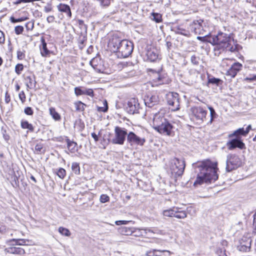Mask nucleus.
<instances>
[{
  "mask_svg": "<svg viewBox=\"0 0 256 256\" xmlns=\"http://www.w3.org/2000/svg\"><path fill=\"white\" fill-rule=\"evenodd\" d=\"M217 165L216 162H212L208 160L196 164L200 172L194 182V186L201 185L204 183L210 184L216 180L218 179Z\"/></svg>",
  "mask_w": 256,
  "mask_h": 256,
  "instance_id": "obj_1",
  "label": "nucleus"
},
{
  "mask_svg": "<svg viewBox=\"0 0 256 256\" xmlns=\"http://www.w3.org/2000/svg\"><path fill=\"white\" fill-rule=\"evenodd\" d=\"M152 124L154 128L160 134L168 136L172 134L174 127L163 112H158L154 114Z\"/></svg>",
  "mask_w": 256,
  "mask_h": 256,
  "instance_id": "obj_2",
  "label": "nucleus"
},
{
  "mask_svg": "<svg viewBox=\"0 0 256 256\" xmlns=\"http://www.w3.org/2000/svg\"><path fill=\"white\" fill-rule=\"evenodd\" d=\"M114 49L116 55L119 58H128L133 51V43L126 40H120L118 38H113L110 42Z\"/></svg>",
  "mask_w": 256,
  "mask_h": 256,
  "instance_id": "obj_3",
  "label": "nucleus"
},
{
  "mask_svg": "<svg viewBox=\"0 0 256 256\" xmlns=\"http://www.w3.org/2000/svg\"><path fill=\"white\" fill-rule=\"evenodd\" d=\"M212 44L214 46V50L220 54L229 46L234 38L227 34L219 32L216 35L212 36ZM216 54V53L215 54Z\"/></svg>",
  "mask_w": 256,
  "mask_h": 256,
  "instance_id": "obj_4",
  "label": "nucleus"
},
{
  "mask_svg": "<svg viewBox=\"0 0 256 256\" xmlns=\"http://www.w3.org/2000/svg\"><path fill=\"white\" fill-rule=\"evenodd\" d=\"M186 166L185 162L183 158H175L171 160L170 170L172 176L176 180L182 175Z\"/></svg>",
  "mask_w": 256,
  "mask_h": 256,
  "instance_id": "obj_5",
  "label": "nucleus"
},
{
  "mask_svg": "<svg viewBox=\"0 0 256 256\" xmlns=\"http://www.w3.org/2000/svg\"><path fill=\"white\" fill-rule=\"evenodd\" d=\"M242 164L241 158L236 154H230L226 156V170L230 172L236 170Z\"/></svg>",
  "mask_w": 256,
  "mask_h": 256,
  "instance_id": "obj_6",
  "label": "nucleus"
},
{
  "mask_svg": "<svg viewBox=\"0 0 256 256\" xmlns=\"http://www.w3.org/2000/svg\"><path fill=\"white\" fill-rule=\"evenodd\" d=\"M114 136L111 140L112 144L123 145L128 136L127 130L124 128L116 126L114 128Z\"/></svg>",
  "mask_w": 256,
  "mask_h": 256,
  "instance_id": "obj_7",
  "label": "nucleus"
},
{
  "mask_svg": "<svg viewBox=\"0 0 256 256\" xmlns=\"http://www.w3.org/2000/svg\"><path fill=\"white\" fill-rule=\"evenodd\" d=\"M166 99L168 104L171 106L172 110L176 111L180 109L179 95L176 92H170L166 94Z\"/></svg>",
  "mask_w": 256,
  "mask_h": 256,
  "instance_id": "obj_8",
  "label": "nucleus"
},
{
  "mask_svg": "<svg viewBox=\"0 0 256 256\" xmlns=\"http://www.w3.org/2000/svg\"><path fill=\"white\" fill-rule=\"evenodd\" d=\"M126 140L127 142L130 146L135 145L142 146L146 142V140L144 138H142L138 136L132 132H128Z\"/></svg>",
  "mask_w": 256,
  "mask_h": 256,
  "instance_id": "obj_9",
  "label": "nucleus"
},
{
  "mask_svg": "<svg viewBox=\"0 0 256 256\" xmlns=\"http://www.w3.org/2000/svg\"><path fill=\"white\" fill-rule=\"evenodd\" d=\"M191 111L197 122L199 123H201L204 120L208 112L206 110L200 106L192 108Z\"/></svg>",
  "mask_w": 256,
  "mask_h": 256,
  "instance_id": "obj_10",
  "label": "nucleus"
},
{
  "mask_svg": "<svg viewBox=\"0 0 256 256\" xmlns=\"http://www.w3.org/2000/svg\"><path fill=\"white\" fill-rule=\"evenodd\" d=\"M252 240L248 235H244L239 240V244L237 246L238 250L242 252H248L251 246Z\"/></svg>",
  "mask_w": 256,
  "mask_h": 256,
  "instance_id": "obj_11",
  "label": "nucleus"
},
{
  "mask_svg": "<svg viewBox=\"0 0 256 256\" xmlns=\"http://www.w3.org/2000/svg\"><path fill=\"white\" fill-rule=\"evenodd\" d=\"M140 108V106L138 99L132 98L128 101L126 110L130 114L138 113Z\"/></svg>",
  "mask_w": 256,
  "mask_h": 256,
  "instance_id": "obj_12",
  "label": "nucleus"
},
{
  "mask_svg": "<svg viewBox=\"0 0 256 256\" xmlns=\"http://www.w3.org/2000/svg\"><path fill=\"white\" fill-rule=\"evenodd\" d=\"M226 146L229 150H232L236 148L240 150L245 148V144L240 138H235L228 140L226 143Z\"/></svg>",
  "mask_w": 256,
  "mask_h": 256,
  "instance_id": "obj_13",
  "label": "nucleus"
},
{
  "mask_svg": "<svg viewBox=\"0 0 256 256\" xmlns=\"http://www.w3.org/2000/svg\"><path fill=\"white\" fill-rule=\"evenodd\" d=\"M160 98L156 94L148 95L144 98V102L146 106L152 108L158 104Z\"/></svg>",
  "mask_w": 256,
  "mask_h": 256,
  "instance_id": "obj_14",
  "label": "nucleus"
},
{
  "mask_svg": "<svg viewBox=\"0 0 256 256\" xmlns=\"http://www.w3.org/2000/svg\"><path fill=\"white\" fill-rule=\"evenodd\" d=\"M242 65L238 62L234 63L230 68L227 70L226 75L230 76L231 78H234L237 74L242 70Z\"/></svg>",
  "mask_w": 256,
  "mask_h": 256,
  "instance_id": "obj_15",
  "label": "nucleus"
},
{
  "mask_svg": "<svg viewBox=\"0 0 256 256\" xmlns=\"http://www.w3.org/2000/svg\"><path fill=\"white\" fill-rule=\"evenodd\" d=\"M74 94L76 96L82 95L88 96L92 98L94 96V90L92 88H88L83 86H77L74 88Z\"/></svg>",
  "mask_w": 256,
  "mask_h": 256,
  "instance_id": "obj_16",
  "label": "nucleus"
},
{
  "mask_svg": "<svg viewBox=\"0 0 256 256\" xmlns=\"http://www.w3.org/2000/svg\"><path fill=\"white\" fill-rule=\"evenodd\" d=\"M152 86H158L167 83L168 79L166 75L160 72H156V77L152 80Z\"/></svg>",
  "mask_w": 256,
  "mask_h": 256,
  "instance_id": "obj_17",
  "label": "nucleus"
},
{
  "mask_svg": "<svg viewBox=\"0 0 256 256\" xmlns=\"http://www.w3.org/2000/svg\"><path fill=\"white\" fill-rule=\"evenodd\" d=\"M203 20H194L190 25L191 29L196 34H200L201 32L203 30L202 24Z\"/></svg>",
  "mask_w": 256,
  "mask_h": 256,
  "instance_id": "obj_18",
  "label": "nucleus"
},
{
  "mask_svg": "<svg viewBox=\"0 0 256 256\" xmlns=\"http://www.w3.org/2000/svg\"><path fill=\"white\" fill-rule=\"evenodd\" d=\"M251 125H248L246 128H239L235 130L232 134L229 135V137H233L236 136V138H240V136H246L251 130Z\"/></svg>",
  "mask_w": 256,
  "mask_h": 256,
  "instance_id": "obj_19",
  "label": "nucleus"
},
{
  "mask_svg": "<svg viewBox=\"0 0 256 256\" xmlns=\"http://www.w3.org/2000/svg\"><path fill=\"white\" fill-rule=\"evenodd\" d=\"M147 60L150 62H153L156 61L158 58V52L155 48H150L148 49L146 52Z\"/></svg>",
  "mask_w": 256,
  "mask_h": 256,
  "instance_id": "obj_20",
  "label": "nucleus"
},
{
  "mask_svg": "<svg viewBox=\"0 0 256 256\" xmlns=\"http://www.w3.org/2000/svg\"><path fill=\"white\" fill-rule=\"evenodd\" d=\"M25 81L28 89H33L36 87V82L34 74L26 76L25 78Z\"/></svg>",
  "mask_w": 256,
  "mask_h": 256,
  "instance_id": "obj_21",
  "label": "nucleus"
},
{
  "mask_svg": "<svg viewBox=\"0 0 256 256\" xmlns=\"http://www.w3.org/2000/svg\"><path fill=\"white\" fill-rule=\"evenodd\" d=\"M57 7L60 12L65 13L68 17L71 18V10L68 5L64 4H60Z\"/></svg>",
  "mask_w": 256,
  "mask_h": 256,
  "instance_id": "obj_22",
  "label": "nucleus"
},
{
  "mask_svg": "<svg viewBox=\"0 0 256 256\" xmlns=\"http://www.w3.org/2000/svg\"><path fill=\"white\" fill-rule=\"evenodd\" d=\"M42 46H40V54L42 56H48L50 51L47 48V44L44 38H41Z\"/></svg>",
  "mask_w": 256,
  "mask_h": 256,
  "instance_id": "obj_23",
  "label": "nucleus"
},
{
  "mask_svg": "<svg viewBox=\"0 0 256 256\" xmlns=\"http://www.w3.org/2000/svg\"><path fill=\"white\" fill-rule=\"evenodd\" d=\"M98 61L100 62V60L98 58H94L90 62V64L96 72H101L102 66L100 64H99Z\"/></svg>",
  "mask_w": 256,
  "mask_h": 256,
  "instance_id": "obj_24",
  "label": "nucleus"
},
{
  "mask_svg": "<svg viewBox=\"0 0 256 256\" xmlns=\"http://www.w3.org/2000/svg\"><path fill=\"white\" fill-rule=\"evenodd\" d=\"M176 210H175L174 217L178 219H184L187 217V213L186 211L182 210V208L177 206H175Z\"/></svg>",
  "mask_w": 256,
  "mask_h": 256,
  "instance_id": "obj_25",
  "label": "nucleus"
},
{
  "mask_svg": "<svg viewBox=\"0 0 256 256\" xmlns=\"http://www.w3.org/2000/svg\"><path fill=\"white\" fill-rule=\"evenodd\" d=\"M134 228L121 226L118 228V232L121 234L125 236H130L134 232Z\"/></svg>",
  "mask_w": 256,
  "mask_h": 256,
  "instance_id": "obj_26",
  "label": "nucleus"
},
{
  "mask_svg": "<svg viewBox=\"0 0 256 256\" xmlns=\"http://www.w3.org/2000/svg\"><path fill=\"white\" fill-rule=\"evenodd\" d=\"M8 252L10 254L22 255L25 254L24 250L21 248L12 247L10 248Z\"/></svg>",
  "mask_w": 256,
  "mask_h": 256,
  "instance_id": "obj_27",
  "label": "nucleus"
},
{
  "mask_svg": "<svg viewBox=\"0 0 256 256\" xmlns=\"http://www.w3.org/2000/svg\"><path fill=\"white\" fill-rule=\"evenodd\" d=\"M66 142L67 143V147L68 150L71 152H74L76 150V148L77 146V144L74 141L70 140L68 138L66 140Z\"/></svg>",
  "mask_w": 256,
  "mask_h": 256,
  "instance_id": "obj_28",
  "label": "nucleus"
},
{
  "mask_svg": "<svg viewBox=\"0 0 256 256\" xmlns=\"http://www.w3.org/2000/svg\"><path fill=\"white\" fill-rule=\"evenodd\" d=\"M155 256H170L172 252L168 250L155 249Z\"/></svg>",
  "mask_w": 256,
  "mask_h": 256,
  "instance_id": "obj_29",
  "label": "nucleus"
},
{
  "mask_svg": "<svg viewBox=\"0 0 256 256\" xmlns=\"http://www.w3.org/2000/svg\"><path fill=\"white\" fill-rule=\"evenodd\" d=\"M21 127L24 129H28L30 132H34V128L33 126L30 124L28 121L26 120H22L20 122Z\"/></svg>",
  "mask_w": 256,
  "mask_h": 256,
  "instance_id": "obj_30",
  "label": "nucleus"
},
{
  "mask_svg": "<svg viewBox=\"0 0 256 256\" xmlns=\"http://www.w3.org/2000/svg\"><path fill=\"white\" fill-rule=\"evenodd\" d=\"M12 242H14L15 245L18 246H26L28 245L29 240L27 239H15L14 238L12 240Z\"/></svg>",
  "mask_w": 256,
  "mask_h": 256,
  "instance_id": "obj_31",
  "label": "nucleus"
},
{
  "mask_svg": "<svg viewBox=\"0 0 256 256\" xmlns=\"http://www.w3.org/2000/svg\"><path fill=\"white\" fill-rule=\"evenodd\" d=\"M175 28V32L178 34H180L185 36H188L190 35L189 32L182 28L180 26H178Z\"/></svg>",
  "mask_w": 256,
  "mask_h": 256,
  "instance_id": "obj_32",
  "label": "nucleus"
},
{
  "mask_svg": "<svg viewBox=\"0 0 256 256\" xmlns=\"http://www.w3.org/2000/svg\"><path fill=\"white\" fill-rule=\"evenodd\" d=\"M74 106L76 111L82 112L84 110L86 104L82 102L81 101H78L74 102Z\"/></svg>",
  "mask_w": 256,
  "mask_h": 256,
  "instance_id": "obj_33",
  "label": "nucleus"
},
{
  "mask_svg": "<svg viewBox=\"0 0 256 256\" xmlns=\"http://www.w3.org/2000/svg\"><path fill=\"white\" fill-rule=\"evenodd\" d=\"M50 112L52 118L56 120H60V116L59 114L56 112L54 108H50Z\"/></svg>",
  "mask_w": 256,
  "mask_h": 256,
  "instance_id": "obj_34",
  "label": "nucleus"
},
{
  "mask_svg": "<svg viewBox=\"0 0 256 256\" xmlns=\"http://www.w3.org/2000/svg\"><path fill=\"white\" fill-rule=\"evenodd\" d=\"M72 171L76 175L80 174V166L78 163L74 162L72 164Z\"/></svg>",
  "mask_w": 256,
  "mask_h": 256,
  "instance_id": "obj_35",
  "label": "nucleus"
},
{
  "mask_svg": "<svg viewBox=\"0 0 256 256\" xmlns=\"http://www.w3.org/2000/svg\"><path fill=\"white\" fill-rule=\"evenodd\" d=\"M175 210H176V208L174 206L172 208L164 210L163 211V214L165 216L174 217Z\"/></svg>",
  "mask_w": 256,
  "mask_h": 256,
  "instance_id": "obj_36",
  "label": "nucleus"
},
{
  "mask_svg": "<svg viewBox=\"0 0 256 256\" xmlns=\"http://www.w3.org/2000/svg\"><path fill=\"white\" fill-rule=\"evenodd\" d=\"M197 39L203 42H207L211 44H212V36H198Z\"/></svg>",
  "mask_w": 256,
  "mask_h": 256,
  "instance_id": "obj_37",
  "label": "nucleus"
},
{
  "mask_svg": "<svg viewBox=\"0 0 256 256\" xmlns=\"http://www.w3.org/2000/svg\"><path fill=\"white\" fill-rule=\"evenodd\" d=\"M58 232L62 236H70V231L66 228L64 227H60L58 228Z\"/></svg>",
  "mask_w": 256,
  "mask_h": 256,
  "instance_id": "obj_38",
  "label": "nucleus"
},
{
  "mask_svg": "<svg viewBox=\"0 0 256 256\" xmlns=\"http://www.w3.org/2000/svg\"><path fill=\"white\" fill-rule=\"evenodd\" d=\"M103 104H104V106H98L97 110H98V112H106L108 111V104L107 101L106 100H104L103 102Z\"/></svg>",
  "mask_w": 256,
  "mask_h": 256,
  "instance_id": "obj_39",
  "label": "nucleus"
},
{
  "mask_svg": "<svg viewBox=\"0 0 256 256\" xmlns=\"http://www.w3.org/2000/svg\"><path fill=\"white\" fill-rule=\"evenodd\" d=\"M28 18L27 16H22L18 18H15L14 16H11L10 18V20L12 23L22 22L28 20Z\"/></svg>",
  "mask_w": 256,
  "mask_h": 256,
  "instance_id": "obj_40",
  "label": "nucleus"
},
{
  "mask_svg": "<svg viewBox=\"0 0 256 256\" xmlns=\"http://www.w3.org/2000/svg\"><path fill=\"white\" fill-rule=\"evenodd\" d=\"M142 230H144L146 233L148 232H152L153 234H160L162 233V230H158L157 228H146L144 229H142Z\"/></svg>",
  "mask_w": 256,
  "mask_h": 256,
  "instance_id": "obj_41",
  "label": "nucleus"
},
{
  "mask_svg": "<svg viewBox=\"0 0 256 256\" xmlns=\"http://www.w3.org/2000/svg\"><path fill=\"white\" fill-rule=\"evenodd\" d=\"M56 174L60 178L63 179L66 174V170L63 168H59L57 170Z\"/></svg>",
  "mask_w": 256,
  "mask_h": 256,
  "instance_id": "obj_42",
  "label": "nucleus"
},
{
  "mask_svg": "<svg viewBox=\"0 0 256 256\" xmlns=\"http://www.w3.org/2000/svg\"><path fill=\"white\" fill-rule=\"evenodd\" d=\"M220 82H222L221 80L214 77L210 78L208 80V84H216V86H218Z\"/></svg>",
  "mask_w": 256,
  "mask_h": 256,
  "instance_id": "obj_43",
  "label": "nucleus"
},
{
  "mask_svg": "<svg viewBox=\"0 0 256 256\" xmlns=\"http://www.w3.org/2000/svg\"><path fill=\"white\" fill-rule=\"evenodd\" d=\"M208 109L210 110V122L211 124V123H212V122L214 118L216 117V114L215 112V110L214 109V108H212V106L208 107Z\"/></svg>",
  "mask_w": 256,
  "mask_h": 256,
  "instance_id": "obj_44",
  "label": "nucleus"
},
{
  "mask_svg": "<svg viewBox=\"0 0 256 256\" xmlns=\"http://www.w3.org/2000/svg\"><path fill=\"white\" fill-rule=\"evenodd\" d=\"M24 70V66L22 64H18L15 66V72L18 74H20Z\"/></svg>",
  "mask_w": 256,
  "mask_h": 256,
  "instance_id": "obj_45",
  "label": "nucleus"
},
{
  "mask_svg": "<svg viewBox=\"0 0 256 256\" xmlns=\"http://www.w3.org/2000/svg\"><path fill=\"white\" fill-rule=\"evenodd\" d=\"M231 45H232V43L229 46L228 48H227L226 50H227L230 51V52H235L238 51V48L239 46L238 44H236L234 46H231Z\"/></svg>",
  "mask_w": 256,
  "mask_h": 256,
  "instance_id": "obj_46",
  "label": "nucleus"
},
{
  "mask_svg": "<svg viewBox=\"0 0 256 256\" xmlns=\"http://www.w3.org/2000/svg\"><path fill=\"white\" fill-rule=\"evenodd\" d=\"M244 80L246 82L256 81V74H250L248 76L246 77Z\"/></svg>",
  "mask_w": 256,
  "mask_h": 256,
  "instance_id": "obj_47",
  "label": "nucleus"
},
{
  "mask_svg": "<svg viewBox=\"0 0 256 256\" xmlns=\"http://www.w3.org/2000/svg\"><path fill=\"white\" fill-rule=\"evenodd\" d=\"M100 200L102 203H105L110 200V198L106 194H102L100 196Z\"/></svg>",
  "mask_w": 256,
  "mask_h": 256,
  "instance_id": "obj_48",
  "label": "nucleus"
},
{
  "mask_svg": "<svg viewBox=\"0 0 256 256\" xmlns=\"http://www.w3.org/2000/svg\"><path fill=\"white\" fill-rule=\"evenodd\" d=\"M25 51L24 50H18L17 51V58L20 60H22L24 58H25V54H24Z\"/></svg>",
  "mask_w": 256,
  "mask_h": 256,
  "instance_id": "obj_49",
  "label": "nucleus"
},
{
  "mask_svg": "<svg viewBox=\"0 0 256 256\" xmlns=\"http://www.w3.org/2000/svg\"><path fill=\"white\" fill-rule=\"evenodd\" d=\"M24 28L23 26H16L14 28L15 33L18 35L22 34V32H24Z\"/></svg>",
  "mask_w": 256,
  "mask_h": 256,
  "instance_id": "obj_50",
  "label": "nucleus"
},
{
  "mask_svg": "<svg viewBox=\"0 0 256 256\" xmlns=\"http://www.w3.org/2000/svg\"><path fill=\"white\" fill-rule=\"evenodd\" d=\"M24 112L28 116H32L34 114L33 110L31 107H26L24 110Z\"/></svg>",
  "mask_w": 256,
  "mask_h": 256,
  "instance_id": "obj_51",
  "label": "nucleus"
},
{
  "mask_svg": "<svg viewBox=\"0 0 256 256\" xmlns=\"http://www.w3.org/2000/svg\"><path fill=\"white\" fill-rule=\"evenodd\" d=\"M199 58L196 56H192L190 58L191 62L194 65H198L199 64Z\"/></svg>",
  "mask_w": 256,
  "mask_h": 256,
  "instance_id": "obj_52",
  "label": "nucleus"
},
{
  "mask_svg": "<svg viewBox=\"0 0 256 256\" xmlns=\"http://www.w3.org/2000/svg\"><path fill=\"white\" fill-rule=\"evenodd\" d=\"M152 15H153V17H154V18H153L154 20L156 22H159L161 21L162 16L160 14L154 13Z\"/></svg>",
  "mask_w": 256,
  "mask_h": 256,
  "instance_id": "obj_53",
  "label": "nucleus"
},
{
  "mask_svg": "<svg viewBox=\"0 0 256 256\" xmlns=\"http://www.w3.org/2000/svg\"><path fill=\"white\" fill-rule=\"evenodd\" d=\"M18 97L22 103H24L26 101V95L24 91H22L18 94Z\"/></svg>",
  "mask_w": 256,
  "mask_h": 256,
  "instance_id": "obj_54",
  "label": "nucleus"
},
{
  "mask_svg": "<svg viewBox=\"0 0 256 256\" xmlns=\"http://www.w3.org/2000/svg\"><path fill=\"white\" fill-rule=\"evenodd\" d=\"M155 249H150L146 252V256H155Z\"/></svg>",
  "mask_w": 256,
  "mask_h": 256,
  "instance_id": "obj_55",
  "label": "nucleus"
},
{
  "mask_svg": "<svg viewBox=\"0 0 256 256\" xmlns=\"http://www.w3.org/2000/svg\"><path fill=\"white\" fill-rule=\"evenodd\" d=\"M34 148L36 153L39 154L41 152L42 150V146L41 144H36Z\"/></svg>",
  "mask_w": 256,
  "mask_h": 256,
  "instance_id": "obj_56",
  "label": "nucleus"
},
{
  "mask_svg": "<svg viewBox=\"0 0 256 256\" xmlns=\"http://www.w3.org/2000/svg\"><path fill=\"white\" fill-rule=\"evenodd\" d=\"M4 101L6 104H8L10 101V95L8 94V91L5 93Z\"/></svg>",
  "mask_w": 256,
  "mask_h": 256,
  "instance_id": "obj_57",
  "label": "nucleus"
},
{
  "mask_svg": "<svg viewBox=\"0 0 256 256\" xmlns=\"http://www.w3.org/2000/svg\"><path fill=\"white\" fill-rule=\"evenodd\" d=\"M129 222V221L127 220H116L115 222L116 224L119 226V225H122V224H126Z\"/></svg>",
  "mask_w": 256,
  "mask_h": 256,
  "instance_id": "obj_58",
  "label": "nucleus"
},
{
  "mask_svg": "<svg viewBox=\"0 0 256 256\" xmlns=\"http://www.w3.org/2000/svg\"><path fill=\"white\" fill-rule=\"evenodd\" d=\"M5 41L4 35V32L0 30V44H4Z\"/></svg>",
  "mask_w": 256,
  "mask_h": 256,
  "instance_id": "obj_59",
  "label": "nucleus"
},
{
  "mask_svg": "<svg viewBox=\"0 0 256 256\" xmlns=\"http://www.w3.org/2000/svg\"><path fill=\"white\" fill-rule=\"evenodd\" d=\"M78 24L80 26H82L86 31L87 29V26L84 24V22L82 20H78Z\"/></svg>",
  "mask_w": 256,
  "mask_h": 256,
  "instance_id": "obj_60",
  "label": "nucleus"
},
{
  "mask_svg": "<svg viewBox=\"0 0 256 256\" xmlns=\"http://www.w3.org/2000/svg\"><path fill=\"white\" fill-rule=\"evenodd\" d=\"M52 10V8L50 5H48L45 6L44 8V11L46 12H49Z\"/></svg>",
  "mask_w": 256,
  "mask_h": 256,
  "instance_id": "obj_61",
  "label": "nucleus"
},
{
  "mask_svg": "<svg viewBox=\"0 0 256 256\" xmlns=\"http://www.w3.org/2000/svg\"><path fill=\"white\" fill-rule=\"evenodd\" d=\"M46 20L48 23H52L54 22V17L53 16H48Z\"/></svg>",
  "mask_w": 256,
  "mask_h": 256,
  "instance_id": "obj_62",
  "label": "nucleus"
},
{
  "mask_svg": "<svg viewBox=\"0 0 256 256\" xmlns=\"http://www.w3.org/2000/svg\"><path fill=\"white\" fill-rule=\"evenodd\" d=\"M91 136L96 142H97L98 140V136L96 133H92Z\"/></svg>",
  "mask_w": 256,
  "mask_h": 256,
  "instance_id": "obj_63",
  "label": "nucleus"
},
{
  "mask_svg": "<svg viewBox=\"0 0 256 256\" xmlns=\"http://www.w3.org/2000/svg\"><path fill=\"white\" fill-rule=\"evenodd\" d=\"M253 226L254 230V232L256 233V213L254 215V222Z\"/></svg>",
  "mask_w": 256,
  "mask_h": 256,
  "instance_id": "obj_64",
  "label": "nucleus"
}]
</instances>
